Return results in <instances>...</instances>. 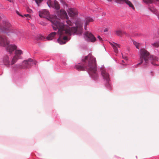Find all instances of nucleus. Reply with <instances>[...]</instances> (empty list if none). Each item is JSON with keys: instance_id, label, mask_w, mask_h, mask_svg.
Instances as JSON below:
<instances>
[{"instance_id": "obj_1", "label": "nucleus", "mask_w": 159, "mask_h": 159, "mask_svg": "<svg viewBox=\"0 0 159 159\" xmlns=\"http://www.w3.org/2000/svg\"><path fill=\"white\" fill-rule=\"evenodd\" d=\"M39 13V16L40 17L46 18L52 22V26L54 30L58 29V32L59 37L57 41L61 44H65L69 40L66 35H70L72 34H81L83 33V24L78 21L76 22L75 27L70 28L62 23H61L60 20L57 18L56 16L51 18L48 11L46 10L40 11Z\"/></svg>"}, {"instance_id": "obj_2", "label": "nucleus", "mask_w": 159, "mask_h": 159, "mask_svg": "<svg viewBox=\"0 0 159 159\" xmlns=\"http://www.w3.org/2000/svg\"><path fill=\"white\" fill-rule=\"evenodd\" d=\"M82 62L84 63L88 62L87 66L85 65H81L80 63L76 65L75 68L78 70H87L89 74L93 77L95 75L96 72V59L91 54H89L82 59Z\"/></svg>"}, {"instance_id": "obj_3", "label": "nucleus", "mask_w": 159, "mask_h": 159, "mask_svg": "<svg viewBox=\"0 0 159 159\" xmlns=\"http://www.w3.org/2000/svg\"><path fill=\"white\" fill-rule=\"evenodd\" d=\"M151 61V63L154 66H157L156 63L158 61V59L155 56H152L150 57L149 52L146 50L142 49L140 52L139 61L140 62L136 65L135 67L138 66L139 65L143 63L144 65H147L149 62V59Z\"/></svg>"}, {"instance_id": "obj_4", "label": "nucleus", "mask_w": 159, "mask_h": 159, "mask_svg": "<svg viewBox=\"0 0 159 159\" xmlns=\"http://www.w3.org/2000/svg\"><path fill=\"white\" fill-rule=\"evenodd\" d=\"M9 44V41L7 40L6 37L0 35V45L3 47L7 46V50L10 53H11L13 51L16 50L17 46L15 45H10L8 46Z\"/></svg>"}, {"instance_id": "obj_5", "label": "nucleus", "mask_w": 159, "mask_h": 159, "mask_svg": "<svg viewBox=\"0 0 159 159\" xmlns=\"http://www.w3.org/2000/svg\"><path fill=\"white\" fill-rule=\"evenodd\" d=\"M37 62L33 60L31 58H29L28 60L24 61L22 65H16V68L20 69H25L30 67L32 66L35 65Z\"/></svg>"}, {"instance_id": "obj_6", "label": "nucleus", "mask_w": 159, "mask_h": 159, "mask_svg": "<svg viewBox=\"0 0 159 159\" xmlns=\"http://www.w3.org/2000/svg\"><path fill=\"white\" fill-rule=\"evenodd\" d=\"M11 24L8 22H5L4 23V26H0V32L7 33L11 30Z\"/></svg>"}, {"instance_id": "obj_7", "label": "nucleus", "mask_w": 159, "mask_h": 159, "mask_svg": "<svg viewBox=\"0 0 159 159\" xmlns=\"http://www.w3.org/2000/svg\"><path fill=\"white\" fill-rule=\"evenodd\" d=\"M102 75L104 79L108 83L110 80L109 75L106 72L105 70L103 68L101 69Z\"/></svg>"}, {"instance_id": "obj_8", "label": "nucleus", "mask_w": 159, "mask_h": 159, "mask_svg": "<svg viewBox=\"0 0 159 159\" xmlns=\"http://www.w3.org/2000/svg\"><path fill=\"white\" fill-rule=\"evenodd\" d=\"M84 35L87 38V40L88 41L92 42H94L96 40V39L94 36L91 33L88 31L86 32L85 33Z\"/></svg>"}, {"instance_id": "obj_9", "label": "nucleus", "mask_w": 159, "mask_h": 159, "mask_svg": "<svg viewBox=\"0 0 159 159\" xmlns=\"http://www.w3.org/2000/svg\"><path fill=\"white\" fill-rule=\"evenodd\" d=\"M115 1L117 3L122 4L125 2L128 5L129 7H131L134 9V7L133 4L128 0H115Z\"/></svg>"}, {"instance_id": "obj_10", "label": "nucleus", "mask_w": 159, "mask_h": 159, "mask_svg": "<svg viewBox=\"0 0 159 159\" xmlns=\"http://www.w3.org/2000/svg\"><path fill=\"white\" fill-rule=\"evenodd\" d=\"M68 12L69 15L70 17H74L78 14V11L76 9L73 8L69 9Z\"/></svg>"}, {"instance_id": "obj_11", "label": "nucleus", "mask_w": 159, "mask_h": 159, "mask_svg": "<svg viewBox=\"0 0 159 159\" xmlns=\"http://www.w3.org/2000/svg\"><path fill=\"white\" fill-rule=\"evenodd\" d=\"M23 52L20 49H16L15 51V56L20 59L21 58V55L23 54Z\"/></svg>"}, {"instance_id": "obj_12", "label": "nucleus", "mask_w": 159, "mask_h": 159, "mask_svg": "<svg viewBox=\"0 0 159 159\" xmlns=\"http://www.w3.org/2000/svg\"><path fill=\"white\" fill-rule=\"evenodd\" d=\"M3 62L4 64L7 66H9L11 64V62L8 56H6L4 57L3 59Z\"/></svg>"}, {"instance_id": "obj_13", "label": "nucleus", "mask_w": 159, "mask_h": 159, "mask_svg": "<svg viewBox=\"0 0 159 159\" xmlns=\"http://www.w3.org/2000/svg\"><path fill=\"white\" fill-rule=\"evenodd\" d=\"M115 44H113L112 43H111V46L112 47L114 51L116 53H118V51L117 48V47H118L119 48H120V44L115 43Z\"/></svg>"}, {"instance_id": "obj_14", "label": "nucleus", "mask_w": 159, "mask_h": 159, "mask_svg": "<svg viewBox=\"0 0 159 159\" xmlns=\"http://www.w3.org/2000/svg\"><path fill=\"white\" fill-rule=\"evenodd\" d=\"M59 14L64 18H66L67 19H68V16L67 15L66 11L64 10L61 9L60 11Z\"/></svg>"}, {"instance_id": "obj_15", "label": "nucleus", "mask_w": 159, "mask_h": 159, "mask_svg": "<svg viewBox=\"0 0 159 159\" xmlns=\"http://www.w3.org/2000/svg\"><path fill=\"white\" fill-rule=\"evenodd\" d=\"M56 33L55 32H53L51 33L47 37L46 39L48 40H52L53 37L56 35Z\"/></svg>"}, {"instance_id": "obj_16", "label": "nucleus", "mask_w": 159, "mask_h": 159, "mask_svg": "<svg viewBox=\"0 0 159 159\" xmlns=\"http://www.w3.org/2000/svg\"><path fill=\"white\" fill-rule=\"evenodd\" d=\"M116 35L121 36L122 35L127 34L126 32L121 30H117L116 31Z\"/></svg>"}, {"instance_id": "obj_17", "label": "nucleus", "mask_w": 159, "mask_h": 159, "mask_svg": "<svg viewBox=\"0 0 159 159\" xmlns=\"http://www.w3.org/2000/svg\"><path fill=\"white\" fill-rule=\"evenodd\" d=\"M53 8H54L57 10H59L60 8V5L58 2L56 0H55L53 2Z\"/></svg>"}, {"instance_id": "obj_18", "label": "nucleus", "mask_w": 159, "mask_h": 159, "mask_svg": "<svg viewBox=\"0 0 159 159\" xmlns=\"http://www.w3.org/2000/svg\"><path fill=\"white\" fill-rule=\"evenodd\" d=\"M85 20V24L86 25H88L90 22H92L93 21L92 18L89 17L86 18Z\"/></svg>"}, {"instance_id": "obj_19", "label": "nucleus", "mask_w": 159, "mask_h": 159, "mask_svg": "<svg viewBox=\"0 0 159 159\" xmlns=\"http://www.w3.org/2000/svg\"><path fill=\"white\" fill-rule=\"evenodd\" d=\"M20 59V58H19L18 57H17L16 56H14L13 57V58L11 62V65H13L18 60V59Z\"/></svg>"}, {"instance_id": "obj_20", "label": "nucleus", "mask_w": 159, "mask_h": 159, "mask_svg": "<svg viewBox=\"0 0 159 159\" xmlns=\"http://www.w3.org/2000/svg\"><path fill=\"white\" fill-rule=\"evenodd\" d=\"M53 3V2H52L51 0H48L47 2V4L50 7H54Z\"/></svg>"}, {"instance_id": "obj_21", "label": "nucleus", "mask_w": 159, "mask_h": 159, "mask_svg": "<svg viewBox=\"0 0 159 159\" xmlns=\"http://www.w3.org/2000/svg\"><path fill=\"white\" fill-rule=\"evenodd\" d=\"M152 45L154 47H158L159 46V43L156 42L152 44Z\"/></svg>"}, {"instance_id": "obj_22", "label": "nucleus", "mask_w": 159, "mask_h": 159, "mask_svg": "<svg viewBox=\"0 0 159 159\" xmlns=\"http://www.w3.org/2000/svg\"><path fill=\"white\" fill-rule=\"evenodd\" d=\"M153 0H143L144 2L146 3H151L153 2Z\"/></svg>"}, {"instance_id": "obj_23", "label": "nucleus", "mask_w": 159, "mask_h": 159, "mask_svg": "<svg viewBox=\"0 0 159 159\" xmlns=\"http://www.w3.org/2000/svg\"><path fill=\"white\" fill-rule=\"evenodd\" d=\"M150 10L152 12L154 13L156 12V10L154 8L151 7L150 8Z\"/></svg>"}, {"instance_id": "obj_24", "label": "nucleus", "mask_w": 159, "mask_h": 159, "mask_svg": "<svg viewBox=\"0 0 159 159\" xmlns=\"http://www.w3.org/2000/svg\"><path fill=\"white\" fill-rule=\"evenodd\" d=\"M133 44L135 45V46L136 47V48L138 49H139V43H137L135 41L133 42Z\"/></svg>"}, {"instance_id": "obj_25", "label": "nucleus", "mask_w": 159, "mask_h": 159, "mask_svg": "<svg viewBox=\"0 0 159 159\" xmlns=\"http://www.w3.org/2000/svg\"><path fill=\"white\" fill-rule=\"evenodd\" d=\"M66 23L69 26H71L73 25L72 23L70 21L68 20L66 21Z\"/></svg>"}, {"instance_id": "obj_26", "label": "nucleus", "mask_w": 159, "mask_h": 159, "mask_svg": "<svg viewBox=\"0 0 159 159\" xmlns=\"http://www.w3.org/2000/svg\"><path fill=\"white\" fill-rule=\"evenodd\" d=\"M39 39L42 41H44L46 39L43 36L40 35L39 36Z\"/></svg>"}, {"instance_id": "obj_27", "label": "nucleus", "mask_w": 159, "mask_h": 159, "mask_svg": "<svg viewBox=\"0 0 159 159\" xmlns=\"http://www.w3.org/2000/svg\"><path fill=\"white\" fill-rule=\"evenodd\" d=\"M42 0H35V2L38 5L42 2Z\"/></svg>"}, {"instance_id": "obj_28", "label": "nucleus", "mask_w": 159, "mask_h": 159, "mask_svg": "<svg viewBox=\"0 0 159 159\" xmlns=\"http://www.w3.org/2000/svg\"><path fill=\"white\" fill-rule=\"evenodd\" d=\"M27 11L28 12L30 13H31L32 11V10L31 9L28 7L27 8Z\"/></svg>"}, {"instance_id": "obj_29", "label": "nucleus", "mask_w": 159, "mask_h": 159, "mask_svg": "<svg viewBox=\"0 0 159 159\" xmlns=\"http://www.w3.org/2000/svg\"><path fill=\"white\" fill-rule=\"evenodd\" d=\"M98 38L99 39L100 41H102V39L101 37L100 36H98Z\"/></svg>"}, {"instance_id": "obj_30", "label": "nucleus", "mask_w": 159, "mask_h": 159, "mask_svg": "<svg viewBox=\"0 0 159 159\" xmlns=\"http://www.w3.org/2000/svg\"><path fill=\"white\" fill-rule=\"evenodd\" d=\"M24 16L26 17H30V15L28 14H25L24 15Z\"/></svg>"}, {"instance_id": "obj_31", "label": "nucleus", "mask_w": 159, "mask_h": 159, "mask_svg": "<svg viewBox=\"0 0 159 159\" xmlns=\"http://www.w3.org/2000/svg\"><path fill=\"white\" fill-rule=\"evenodd\" d=\"M122 57H123V58L124 59L126 60H127V57H124L123 56Z\"/></svg>"}, {"instance_id": "obj_32", "label": "nucleus", "mask_w": 159, "mask_h": 159, "mask_svg": "<svg viewBox=\"0 0 159 159\" xmlns=\"http://www.w3.org/2000/svg\"><path fill=\"white\" fill-rule=\"evenodd\" d=\"M108 29L107 28H106L105 29V30H104V31L105 32H107V31H108Z\"/></svg>"}, {"instance_id": "obj_33", "label": "nucleus", "mask_w": 159, "mask_h": 159, "mask_svg": "<svg viewBox=\"0 0 159 159\" xmlns=\"http://www.w3.org/2000/svg\"><path fill=\"white\" fill-rule=\"evenodd\" d=\"M7 1H8L9 2H13V0H7Z\"/></svg>"}, {"instance_id": "obj_34", "label": "nucleus", "mask_w": 159, "mask_h": 159, "mask_svg": "<svg viewBox=\"0 0 159 159\" xmlns=\"http://www.w3.org/2000/svg\"><path fill=\"white\" fill-rule=\"evenodd\" d=\"M16 13H17V14H18V15H20V16H22L20 14H19V12H18V11H16Z\"/></svg>"}, {"instance_id": "obj_35", "label": "nucleus", "mask_w": 159, "mask_h": 159, "mask_svg": "<svg viewBox=\"0 0 159 159\" xmlns=\"http://www.w3.org/2000/svg\"><path fill=\"white\" fill-rule=\"evenodd\" d=\"M84 29L85 30H87V25H86L85 24V25L84 26Z\"/></svg>"}, {"instance_id": "obj_36", "label": "nucleus", "mask_w": 159, "mask_h": 159, "mask_svg": "<svg viewBox=\"0 0 159 159\" xmlns=\"http://www.w3.org/2000/svg\"><path fill=\"white\" fill-rule=\"evenodd\" d=\"M122 63H124V61L123 60H122Z\"/></svg>"}, {"instance_id": "obj_37", "label": "nucleus", "mask_w": 159, "mask_h": 159, "mask_svg": "<svg viewBox=\"0 0 159 159\" xmlns=\"http://www.w3.org/2000/svg\"><path fill=\"white\" fill-rule=\"evenodd\" d=\"M158 18L159 19V16H158Z\"/></svg>"}]
</instances>
